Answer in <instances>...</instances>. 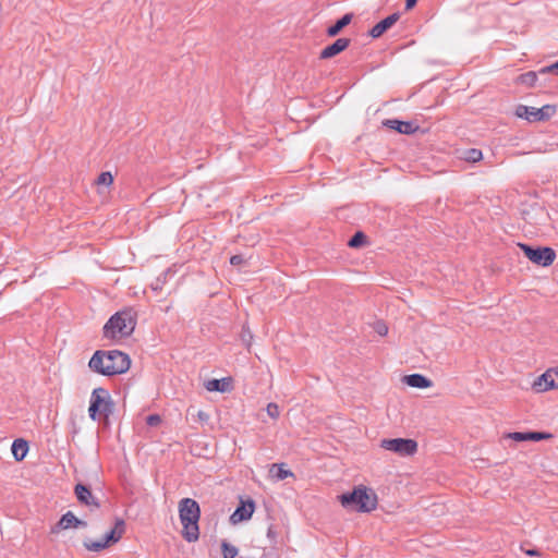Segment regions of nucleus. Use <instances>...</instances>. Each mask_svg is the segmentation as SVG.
<instances>
[{
    "label": "nucleus",
    "instance_id": "obj_35",
    "mask_svg": "<svg viewBox=\"0 0 558 558\" xmlns=\"http://www.w3.org/2000/svg\"><path fill=\"white\" fill-rule=\"evenodd\" d=\"M553 374V380L557 385L556 389H558V366L550 367Z\"/></svg>",
    "mask_w": 558,
    "mask_h": 558
},
{
    "label": "nucleus",
    "instance_id": "obj_10",
    "mask_svg": "<svg viewBox=\"0 0 558 558\" xmlns=\"http://www.w3.org/2000/svg\"><path fill=\"white\" fill-rule=\"evenodd\" d=\"M255 511V502L252 499L240 501V506L231 514L230 521L238 524L242 521L250 520Z\"/></svg>",
    "mask_w": 558,
    "mask_h": 558
},
{
    "label": "nucleus",
    "instance_id": "obj_33",
    "mask_svg": "<svg viewBox=\"0 0 558 558\" xmlns=\"http://www.w3.org/2000/svg\"><path fill=\"white\" fill-rule=\"evenodd\" d=\"M197 418L201 422H207L209 420V414L203 410L197 412Z\"/></svg>",
    "mask_w": 558,
    "mask_h": 558
},
{
    "label": "nucleus",
    "instance_id": "obj_12",
    "mask_svg": "<svg viewBox=\"0 0 558 558\" xmlns=\"http://www.w3.org/2000/svg\"><path fill=\"white\" fill-rule=\"evenodd\" d=\"M350 45L349 38H338L333 44L325 47L320 53L319 58L323 60L330 59L336 57L337 54L344 51Z\"/></svg>",
    "mask_w": 558,
    "mask_h": 558
},
{
    "label": "nucleus",
    "instance_id": "obj_29",
    "mask_svg": "<svg viewBox=\"0 0 558 558\" xmlns=\"http://www.w3.org/2000/svg\"><path fill=\"white\" fill-rule=\"evenodd\" d=\"M508 437L510 439H512V440H515V441H526V440H529L527 433H521V432L510 433L508 435Z\"/></svg>",
    "mask_w": 558,
    "mask_h": 558
},
{
    "label": "nucleus",
    "instance_id": "obj_22",
    "mask_svg": "<svg viewBox=\"0 0 558 558\" xmlns=\"http://www.w3.org/2000/svg\"><path fill=\"white\" fill-rule=\"evenodd\" d=\"M537 81V75L535 72H526L518 76L517 82L521 85H525L527 87H532L535 85Z\"/></svg>",
    "mask_w": 558,
    "mask_h": 558
},
{
    "label": "nucleus",
    "instance_id": "obj_36",
    "mask_svg": "<svg viewBox=\"0 0 558 558\" xmlns=\"http://www.w3.org/2000/svg\"><path fill=\"white\" fill-rule=\"evenodd\" d=\"M417 0H405V10H411L415 7Z\"/></svg>",
    "mask_w": 558,
    "mask_h": 558
},
{
    "label": "nucleus",
    "instance_id": "obj_11",
    "mask_svg": "<svg viewBox=\"0 0 558 558\" xmlns=\"http://www.w3.org/2000/svg\"><path fill=\"white\" fill-rule=\"evenodd\" d=\"M557 385L553 380V374L550 367L547 368L542 375L536 377L532 383V389L536 393L546 392L556 389Z\"/></svg>",
    "mask_w": 558,
    "mask_h": 558
},
{
    "label": "nucleus",
    "instance_id": "obj_25",
    "mask_svg": "<svg viewBox=\"0 0 558 558\" xmlns=\"http://www.w3.org/2000/svg\"><path fill=\"white\" fill-rule=\"evenodd\" d=\"M366 236L363 232H356L348 242L350 247L356 248L365 244Z\"/></svg>",
    "mask_w": 558,
    "mask_h": 558
},
{
    "label": "nucleus",
    "instance_id": "obj_8",
    "mask_svg": "<svg viewBox=\"0 0 558 558\" xmlns=\"http://www.w3.org/2000/svg\"><path fill=\"white\" fill-rule=\"evenodd\" d=\"M110 413L111 401L108 391L101 387L95 388L92 391L90 403L88 408V414L92 420L97 418L98 413Z\"/></svg>",
    "mask_w": 558,
    "mask_h": 558
},
{
    "label": "nucleus",
    "instance_id": "obj_26",
    "mask_svg": "<svg viewBox=\"0 0 558 558\" xmlns=\"http://www.w3.org/2000/svg\"><path fill=\"white\" fill-rule=\"evenodd\" d=\"M551 437H553L551 434L544 433V432H529L527 433V438H529V440H532V441L547 440V439H550Z\"/></svg>",
    "mask_w": 558,
    "mask_h": 558
},
{
    "label": "nucleus",
    "instance_id": "obj_30",
    "mask_svg": "<svg viewBox=\"0 0 558 558\" xmlns=\"http://www.w3.org/2000/svg\"><path fill=\"white\" fill-rule=\"evenodd\" d=\"M146 423L149 426H158L161 423V416L159 414L148 415L146 418Z\"/></svg>",
    "mask_w": 558,
    "mask_h": 558
},
{
    "label": "nucleus",
    "instance_id": "obj_21",
    "mask_svg": "<svg viewBox=\"0 0 558 558\" xmlns=\"http://www.w3.org/2000/svg\"><path fill=\"white\" fill-rule=\"evenodd\" d=\"M352 17H353L352 13L344 14L333 25H331L330 27L327 28V35L329 37L337 36L342 31V28H344L345 26H348L351 23Z\"/></svg>",
    "mask_w": 558,
    "mask_h": 558
},
{
    "label": "nucleus",
    "instance_id": "obj_13",
    "mask_svg": "<svg viewBox=\"0 0 558 558\" xmlns=\"http://www.w3.org/2000/svg\"><path fill=\"white\" fill-rule=\"evenodd\" d=\"M383 124L389 129H392L401 134H413L418 130L417 125H414L411 122L400 121L396 119H388L383 122Z\"/></svg>",
    "mask_w": 558,
    "mask_h": 558
},
{
    "label": "nucleus",
    "instance_id": "obj_23",
    "mask_svg": "<svg viewBox=\"0 0 558 558\" xmlns=\"http://www.w3.org/2000/svg\"><path fill=\"white\" fill-rule=\"evenodd\" d=\"M221 551L223 558H235L239 554L238 547L227 541L221 542Z\"/></svg>",
    "mask_w": 558,
    "mask_h": 558
},
{
    "label": "nucleus",
    "instance_id": "obj_4",
    "mask_svg": "<svg viewBox=\"0 0 558 558\" xmlns=\"http://www.w3.org/2000/svg\"><path fill=\"white\" fill-rule=\"evenodd\" d=\"M338 499L343 508L357 512H372L377 508L378 504L376 493L364 485L354 487L351 493L340 495Z\"/></svg>",
    "mask_w": 558,
    "mask_h": 558
},
{
    "label": "nucleus",
    "instance_id": "obj_1",
    "mask_svg": "<svg viewBox=\"0 0 558 558\" xmlns=\"http://www.w3.org/2000/svg\"><path fill=\"white\" fill-rule=\"evenodd\" d=\"M89 368L104 376L126 373L131 367L130 356L119 350L96 351L88 362Z\"/></svg>",
    "mask_w": 558,
    "mask_h": 558
},
{
    "label": "nucleus",
    "instance_id": "obj_20",
    "mask_svg": "<svg viewBox=\"0 0 558 558\" xmlns=\"http://www.w3.org/2000/svg\"><path fill=\"white\" fill-rule=\"evenodd\" d=\"M12 454L16 461H22L28 452V444L26 440L19 438L12 444Z\"/></svg>",
    "mask_w": 558,
    "mask_h": 558
},
{
    "label": "nucleus",
    "instance_id": "obj_32",
    "mask_svg": "<svg viewBox=\"0 0 558 558\" xmlns=\"http://www.w3.org/2000/svg\"><path fill=\"white\" fill-rule=\"evenodd\" d=\"M557 72L558 73V61L549 66H545L541 70V73H549V72Z\"/></svg>",
    "mask_w": 558,
    "mask_h": 558
},
{
    "label": "nucleus",
    "instance_id": "obj_37",
    "mask_svg": "<svg viewBox=\"0 0 558 558\" xmlns=\"http://www.w3.org/2000/svg\"><path fill=\"white\" fill-rule=\"evenodd\" d=\"M525 554L529 556H541V553L536 549H527L525 550Z\"/></svg>",
    "mask_w": 558,
    "mask_h": 558
},
{
    "label": "nucleus",
    "instance_id": "obj_14",
    "mask_svg": "<svg viewBox=\"0 0 558 558\" xmlns=\"http://www.w3.org/2000/svg\"><path fill=\"white\" fill-rule=\"evenodd\" d=\"M207 391L229 392L233 389V379L225 377L221 379H210L205 383Z\"/></svg>",
    "mask_w": 558,
    "mask_h": 558
},
{
    "label": "nucleus",
    "instance_id": "obj_2",
    "mask_svg": "<svg viewBox=\"0 0 558 558\" xmlns=\"http://www.w3.org/2000/svg\"><path fill=\"white\" fill-rule=\"evenodd\" d=\"M136 326V317L132 310H123L112 315L105 324L104 338L110 341H120L130 337Z\"/></svg>",
    "mask_w": 558,
    "mask_h": 558
},
{
    "label": "nucleus",
    "instance_id": "obj_3",
    "mask_svg": "<svg viewBox=\"0 0 558 558\" xmlns=\"http://www.w3.org/2000/svg\"><path fill=\"white\" fill-rule=\"evenodd\" d=\"M179 517L182 524V536L189 543L196 542L199 537L198 520L201 509L198 504L191 498H183L179 502Z\"/></svg>",
    "mask_w": 558,
    "mask_h": 558
},
{
    "label": "nucleus",
    "instance_id": "obj_19",
    "mask_svg": "<svg viewBox=\"0 0 558 558\" xmlns=\"http://www.w3.org/2000/svg\"><path fill=\"white\" fill-rule=\"evenodd\" d=\"M75 495L80 502L86 506H94L96 508L99 507L98 502L95 500L92 492L84 485L78 484L75 486Z\"/></svg>",
    "mask_w": 558,
    "mask_h": 558
},
{
    "label": "nucleus",
    "instance_id": "obj_5",
    "mask_svg": "<svg viewBox=\"0 0 558 558\" xmlns=\"http://www.w3.org/2000/svg\"><path fill=\"white\" fill-rule=\"evenodd\" d=\"M557 113V106L553 104L544 105L541 108L518 105L514 109V116L526 120L530 123L545 122L550 120Z\"/></svg>",
    "mask_w": 558,
    "mask_h": 558
},
{
    "label": "nucleus",
    "instance_id": "obj_18",
    "mask_svg": "<svg viewBox=\"0 0 558 558\" xmlns=\"http://www.w3.org/2000/svg\"><path fill=\"white\" fill-rule=\"evenodd\" d=\"M86 525H87L86 522L77 519L73 512L68 511L66 513H64L61 517V519L59 520V522L57 524V527H59L61 530H68L71 527H80V526L85 527Z\"/></svg>",
    "mask_w": 558,
    "mask_h": 558
},
{
    "label": "nucleus",
    "instance_id": "obj_15",
    "mask_svg": "<svg viewBox=\"0 0 558 558\" xmlns=\"http://www.w3.org/2000/svg\"><path fill=\"white\" fill-rule=\"evenodd\" d=\"M399 20V14L395 13L386 19L378 22L373 28L369 31V35L373 38L380 37L386 31H388L397 21Z\"/></svg>",
    "mask_w": 558,
    "mask_h": 558
},
{
    "label": "nucleus",
    "instance_id": "obj_34",
    "mask_svg": "<svg viewBox=\"0 0 558 558\" xmlns=\"http://www.w3.org/2000/svg\"><path fill=\"white\" fill-rule=\"evenodd\" d=\"M376 331L380 335V336H385L387 335L388 332V328L386 327V325L384 324H377L376 325Z\"/></svg>",
    "mask_w": 558,
    "mask_h": 558
},
{
    "label": "nucleus",
    "instance_id": "obj_7",
    "mask_svg": "<svg viewBox=\"0 0 558 558\" xmlns=\"http://www.w3.org/2000/svg\"><path fill=\"white\" fill-rule=\"evenodd\" d=\"M518 246L524 253L526 258L530 259L535 265L548 267L556 259V253L551 247L533 248L524 243H519Z\"/></svg>",
    "mask_w": 558,
    "mask_h": 558
},
{
    "label": "nucleus",
    "instance_id": "obj_16",
    "mask_svg": "<svg viewBox=\"0 0 558 558\" xmlns=\"http://www.w3.org/2000/svg\"><path fill=\"white\" fill-rule=\"evenodd\" d=\"M269 476L274 481H283L288 477H294V473L287 468L286 463H274L269 468Z\"/></svg>",
    "mask_w": 558,
    "mask_h": 558
},
{
    "label": "nucleus",
    "instance_id": "obj_28",
    "mask_svg": "<svg viewBox=\"0 0 558 558\" xmlns=\"http://www.w3.org/2000/svg\"><path fill=\"white\" fill-rule=\"evenodd\" d=\"M482 156H483V155H482V151H481V150H478V149H474V148H473V149H469V150L466 151V159H468L469 161L476 162V161H478V160H481V159H482Z\"/></svg>",
    "mask_w": 558,
    "mask_h": 558
},
{
    "label": "nucleus",
    "instance_id": "obj_27",
    "mask_svg": "<svg viewBox=\"0 0 558 558\" xmlns=\"http://www.w3.org/2000/svg\"><path fill=\"white\" fill-rule=\"evenodd\" d=\"M266 412L272 420H277L280 415V409L278 404L274 402L267 404Z\"/></svg>",
    "mask_w": 558,
    "mask_h": 558
},
{
    "label": "nucleus",
    "instance_id": "obj_6",
    "mask_svg": "<svg viewBox=\"0 0 558 558\" xmlns=\"http://www.w3.org/2000/svg\"><path fill=\"white\" fill-rule=\"evenodd\" d=\"M379 447L403 458L412 457L418 450L417 441L411 438H384L380 440Z\"/></svg>",
    "mask_w": 558,
    "mask_h": 558
},
{
    "label": "nucleus",
    "instance_id": "obj_31",
    "mask_svg": "<svg viewBox=\"0 0 558 558\" xmlns=\"http://www.w3.org/2000/svg\"><path fill=\"white\" fill-rule=\"evenodd\" d=\"M245 263V259L242 255H233L230 258V264L233 266H240Z\"/></svg>",
    "mask_w": 558,
    "mask_h": 558
},
{
    "label": "nucleus",
    "instance_id": "obj_9",
    "mask_svg": "<svg viewBox=\"0 0 558 558\" xmlns=\"http://www.w3.org/2000/svg\"><path fill=\"white\" fill-rule=\"evenodd\" d=\"M125 532V523L122 519H117L113 529L106 535V537L102 541L98 542H85L84 545L86 549L90 551H100L110 544L117 543L119 539H121L122 535Z\"/></svg>",
    "mask_w": 558,
    "mask_h": 558
},
{
    "label": "nucleus",
    "instance_id": "obj_24",
    "mask_svg": "<svg viewBox=\"0 0 558 558\" xmlns=\"http://www.w3.org/2000/svg\"><path fill=\"white\" fill-rule=\"evenodd\" d=\"M113 175L109 171L101 172L96 179V185H105L107 187L113 184Z\"/></svg>",
    "mask_w": 558,
    "mask_h": 558
},
{
    "label": "nucleus",
    "instance_id": "obj_17",
    "mask_svg": "<svg viewBox=\"0 0 558 558\" xmlns=\"http://www.w3.org/2000/svg\"><path fill=\"white\" fill-rule=\"evenodd\" d=\"M402 381L410 387L425 389L432 387L433 383L421 374L405 375Z\"/></svg>",
    "mask_w": 558,
    "mask_h": 558
}]
</instances>
